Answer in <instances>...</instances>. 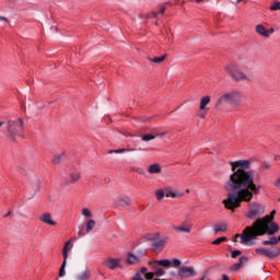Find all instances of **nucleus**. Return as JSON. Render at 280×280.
<instances>
[{"instance_id":"obj_39","label":"nucleus","mask_w":280,"mask_h":280,"mask_svg":"<svg viewBox=\"0 0 280 280\" xmlns=\"http://www.w3.org/2000/svg\"><path fill=\"white\" fill-rule=\"evenodd\" d=\"M165 12V5H161L160 7V11L159 12H152L154 19H156L158 14H163Z\"/></svg>"},{"instance_id":"obj_44","label":"nucleus","mask_w":280,"mask_h":280,"mask_svg":"<svg viewBox=\"0 0 280 280\" xmlns=\"http://www.w3.org/2000/svg\"><path fill=\"white\" fill-rule=\"evenodd\" d=\"M173 266H175L176 268H178V266H180V260L174 259V260H173Z\"/></svg>"},{"instance_id":"obj_52","label":"nucleus","mask_w":280,"mask_h":280,"mask_svg":"<svg viewBox=\"0 0 280 280\" xmlns=\"http://www.w3.org/2000/svg\"><path fill=\"white\" fill-rule=\"evenodd\" d=\"M171 277H176V272H171Z\"/></svg>"},{"instance_id":"obj_10","label":"nucleus","mask_w":280,"mask_h":280,"mask_svg":"<svg viewBox=\"0 0 280 280\" xmlns=\"http://www.w3.org/2000/svg\"><path fill=\"white\" fill-rule=\"evenodd\" d=\"M104 266L109 270H117V268H121V259L119 258H109L104 262Z\"/></svg>"},{"instance_id":"obj_28","label":"nucleus","mask_w":280,"mask_h":280,"mask_svg":"<svg viewBox=\"0 0 280 280\" xmlns=\"http://www.w3.org/2000/svg\"><path fill=\"white\" fill-rule=\"evenodd\" d=\"M151 135L156 139V137H165L167 135V131L161 132L159 129H153Z\"/></svg>"},{"instance_id":"obj_15","label":"nucleus","mask_w":280,"mask_h":280,"mask_svg":"<svg viewBox=\"0 0 280 280\" xmlns=\"http://www.w3.org/2000/svg\"><path fill=\"white\" fill-rule=\"evenodd\" d=\"M139 261H141V258L139 256H136L132 253L127 254V264H129V266H132L135 264H139Z\"/></svg>"},{"instance_id":"obj_22","label":"nucleus","mask_w":280,"mask_h":280,"mask_svg":"<svg viewBox=\"0 0 280 280\" xmlns=\"http://www.w3.org/2000/svg\"><path fill=\"white\" fill-rule=\"evenodd\" d=\"M224 231H226V223H219L214 225V233H224Z\"/></svg>"},{"instance_id":"obj_26","label":"nucleus","mask_w":280,"mask_h":280,"mask_svg":"<svg viewBox=\"0 0 280 280\" xmlns=\"http://www.w3.org/2000/svg\"><path fill=\"white\" fill-rule=\"evenodd\" d=\"M95 229V220L91 219L86 222V233H91Z\"/></svg>"},{"instance_id":"obj_37","label":"nucleus","mask_w":280,"mask_h":280,"mask_svg":"<svg viewBox=\"0 0 280 280\" xmlns=\"http://www.w3.org/2000/svg\"><path fill=\"white\" fill-rule=\"evenodd\" d=\"M155 196L158 200H162L163 198H165V192L160 189V190H156Z\"/></svg>"},{"instance_id":"obj_8","label":"nucleus","mask_w":280,"mask_h":280,"mask_svg":"<svg viewBox=\"0 0 280 280\" xmlns=\"http://www.w3.org/2000/svg\"><path fill=\"white\" fill-rule=\"evenodd\" d=\"M256 254L261 255L264 257H268L269 259H275V257H279L280 248L279 247H273L271 249L257 248Z\"/></svg>"},{"instance_id":"obj_42","label":"nucleus","mask_w":280,"mask_h":280,"mask_svg":"<svg viewBox=\"0 0 280 280\" xmlns=\"http://www.w3.org/2000/svg\"><path fill=\"white\" fill-rule=\"evenodd\" d=\"M154 275H155L154 272H148L144 275V277L147 280H152V279H154Z\"/></svg>"},{"instance_id":"obj_20","label":"nucleus","mask_w":280,"mask_h":280,"mask_svg":"<svg viewBox=\"0 0 280 280\" xmlns=\"http://www.w3.org/2000/svg\"><path fill=\"white\" fill-rule=\"evenodd\" d=\"M62 161H65V152L55 154L52 158V163H55V165H59V163H62Z\"/></svg>"},{"instance_id":"obj_24","label":"nucleus","mask_w":280,"mask_h":280,"mask_svg":"<svg viewBox=\"0 0 280 280\" xmlns=\"http://www.w3.org/2000/svg\"><path fill=\"white\" fill-rule=\"evenodd\" d=\"M173 229L177 231V233H191V229L189 228L174 225Z\"/></svg>"},{"instance_id":"obj_33","label":"nucleus","mask_w":280,"mask_h":280,"mask_svg":"<svg viewBox=\"0 0 280 280\" xmlns=\"http://www.w3.org/2000/svg\"><path fill=\"white\" fill-rule=\"evenodd\" d=\"M154 136H152V133H148L144 136H141V141H154Z\"/></svg>"},{"instance_id":"obj_38","label":"nucleus","mask_w":280,"mask_h":280,"mask_svg":"<svg viewBox=\"0 0 280 280\" xmlns=\"http://www.w3.org/2000/svg\"><path fill=\"white\" fill-rule=\"evenodd\" d=\"M240 255H242V250H240V249H234L231 253V256L233 259H235L236 257H240Z\"/></svg>"},{"instance_id":"obj_31","label":"nucleus","mask_w":280,"mask_h":280,"mask_svg":"<svg viewBox=\"0 0 280 280\" xmlns=\"http://www.w3.org/2000/svg\"><path fill=\"white\" fill-rule=\"evenodd\" d=\"M81 178L80 173H74L70 175V183H78V180Z\"/></svg>"},{"instance_id":"obj_55","label":"nucleus","mask_w":280,"mask_h":280,"mask_svg":"<svg viewBox=\"0 0 280 280\" xmlns=\"http://www.w3.org/2000/svg\"><path fill=\"white\" fill-rule=\"evenodd\" d=\"M279 160V156H276V161Z\"/></svg>"},{"instance_id":"obj_56","label":"nucleus","mask_w":280,"mask_h":280,"mask_svg":"<svg viewBox=\"0 0 280 280\" xmlns=\"http://www.w3.org/2000/svg\"><path fill=\"white\" fill-rule=\"evenodd\" d=\"M66 185H69V182H66Z\"/></svg>"},{"instance_id":"obj_14","label":"nucleus","mask_w":280,"mask_h":280,"mask_svg":"<svg viewBox=\"0 0 280 280\" xmlns=\"http://www.w3.org/2000/svg\"><path fill=\"white\" fill-rule=\"evenodd\" d=\"M71 248H73V244H71V241L66 242L62 252L63 260L67 261V259H69V253H71Z\"/></svg>"},{"instance_id":"obj_3","label":"nucleus","mask_w":280,"mask_h":280,"mask_svg":"<svg viewBox=\"0 0 280 280\" xmlns=\"http://www.w3.org/2000/svg\"><path fill=\"white\" fill-rule=\"evenodd\" d=\"M222 104H229L232 108H235L242 104V94L238 92H230L223 94L220 98L217 100L214 106L215 108H220Z\"/></svg>"},{"instance_id":"obj_11","label":"nucleus","mask_w":280,"mask_h":280,"mask_svg":"<svg viewBox=\"0 0 280 280\" xmlns=\"http://www.w3.org/2000/svg\"><path fill=\"white\" fill-rule=\"evenodd\" d=\"M256 33L259 34V36H264L265 38H268L270 34H275V28H268L264 27V25L258 24L256 25Z\"/></svg>"},{"instance_id":"obj_21","label":"nucleus","mask_w":280,"mask_h":280,"mask_svg":"<svg viewBox=\"0 0 280 280\" xmlns=\"http://www.w3.org/2000/svg\"><path fill=\"white\" fill-rule=\"evenodd\" d=\"M211 102V97L210 96H205L201 98L200 101V110H205V108H207V104H209Z\"/></svg>"},{"instance_id":"obj_41","label":"nucleus","mask_w":280,"mask_h":280,"mask_svg":"<svg viewBox=\"0 0 280 280\" xmlns=\"http://www.w3.org/2000/svg\"><path fill=\"white\" fill-rule=\"evenodd\" d=\"M78 235H79V237H84V225H82V226H80L79 228V232H78Z\"/></svg>"},{"instance_id":"obj_49","label":"nucleus","mask_w":280,"mask_h":280,"mask_svg":"<svg viewBox=\"0 0 280 280\" xmlns=\"http://www.w3.org/2000/svg\"><path fill=\"white\" fill-rule=\"evenodd\" d=\"M0 21H4V23H8V18H5V16H0Z\"/></svg>"},{"instance_id":"obj_50","label":"nucleus","mask_w":280,"mask_h":280,"mask_svg":"<svg viewBox=\"0 0 280 280\" xmlns=\"http://www.w3.org/2000/svg\"><path fill=\"white\" fill-rule=\"evenodd\" d=\"M199 117H201V119H205V117H207V114L206 113H201V114H199Z\"/></svg>"},{"instance_id":"obj_16","label":"nucleus","mask_w":280,"mask_h":280,"mask_svg":"<svg viewBox=\"0 0 280 280\" xmlns=\"http://www.w3.org/2000/svg\"><path fill=\"white\" fill-rule=\"evenodd\" d=\"M148 172L149 174H161V172H163V168L161 167V164L155 163L149 166Z\"/></svg>"},{"instance_id":"obj_46","label":"nucleus","mask_w":280,"mask_h":280,"mask_svg":"<svg viewBox=\"0 0 280 280\" xmlns=\"http://www.w3.org/2000/svg\"><path fill=\"white\" fill-rule=\"evenodd\" d=\"M140 272H141V275H145V272H148V268L142 267V268L140 269Z\"/></svg>"},{"instance_id":"obj_45","label":"nucleus","mask_w":280,"mask_h":280,"mask_svg":"<svg viewBox=\"0 0 280 280\" xmlns=\"http://www.w3.org/2000/svg\"><path fill=\"white\" fill-rule=\"evenodd\" d=\"M132 280H143V278H141V275L137 273Z\"/></svg>"},{"instance_id":"obj_36","label":"nucleus","mask_w":280,"mask_h":280,"mask_svg":"<svg viewBox=\"0 0 280 280\" xmlns=\"http://www.w3.org/2000/svg\"><path fill=\"white\" fill-rule=\"evenodd\" d=\"M65 268H67V260H63V262L59 269V277H65V275H66Z\"/></svg>"},{"instance_id":"obj_2","label":"nucleus","mask_w":280,"mask_h":280,"mask_svg":"<svg viewBox=\"0 0 280 280\" xmlns=\"http://www.w3.org/2000/svg\"><path fill=\"white\" fill-rule=\"evenodd\" d=\"M277 210H272L270 215L262 219H257L253 225L246 226L242 234H236L235 237H241V244H249L264 235H275L279 231V224L275 220Z\"/></svg>"},{"instance_id":"obj_47","label":"nucleus","mask_w":280,"mask_h":280,"mask_svg":"<svg viewBox=\"0 0 280 280\" xmlns=\"http://www.w3.org/2000/svg\"><path fill=\"white\" fill-rule=\"evenodd\" d=\"M276 187H278V189H280V177L278 178V180L275 184Z\"/></svg>"},{"instance_id":"obj_17","label":"nucleus","mask_w":280,"mask_h":280,"mask_svg":"<svg viewBox=\"0 0 280 280\" xmlns=\"http://www.w3.org/2000/svg\"><path fill=\"white\" fill-rule=\"evenodd\" d=\"M248 262V257L246 256H242L240 258V261L234 264L232 267H231V270H240V268H242V266H244V264H247Z\"/></svg>"},{"instance_id":"obj_25","label":"nucleus","mask_w":280,"mask_h":280,"mask_svg":"<svg viewBox=\"0 0 280 280\" xmlns=\"http://www.w3.org/2000/svg\"><path fill=\"white\" fill-rule=\"evenodd\" d=\"M165 58H167V55H164L162 57H155V58H150L148 57V60H150V62H155L156 65L163 62L165 60Z\"/></svg>"},{"instance_id":"obj_9","label":"nucleus","mask_w":280,"mask_h":280,"mask_svg":"<svg viewBox=\"0 0 280 280\" xmlns=\"http://www.w3.org/2000/svg\"><path fill=\"white\" fill-rule=\"evenodd\" d=\"M177 275L180 279H187L188 277H196L197 273L191 267H180Z\"/></svg>"},{"instance_id":"obj_5","label":"nucleus","mask_w":280,"mask_h":280,"mask_svg":"<svg viewBox=\"0 0 280 280\" xmlns=\"http://www.w3.org/2000/svg\"><path fill=\"white\" fill-rule=\"evenodd\" d=\"M225 72L234 80L235 82H243V80H250L244 71H242L237 66L231 63L225 67Z\"/></svg>"},{"instance_id":"obj_7","label":"nucleus","mask_w":280,"mask_h":280,"mask_svg":"<svg viewBox=\"0 0 280 280\" xmlns=\"http://www.w3.org/2000/svg\"><path fill=\"white\" fill-rule=\"evenodd\" d=\"M261 213H264V206L259 203H252L247 211L246 218H248V220H257Z\"/></svg>"},{"instance_id":"obj_40","label":"nucleus","mask_w":280,"mask_h":280,"mask_svg":"<svg viewBox=\"0 0 280 280\" xmlns=\"http://www.w3.org/2000/svg\"><path fill=\"white\" fill-rule=\"evenodd\" d=\"M261 167L262 170H270V167H272V164L269 162H262Z\"/></svg>"},{"instance_id":"obj_6","label":"nucleus","mask_w":280,"mask_h":280,"mask_svg":"<svg viewBox=\"0 0 280 280\" xmlns=\"http://www.w3.org/2000/svg\"><path fill=\"white\" fill-rule=\"evenodd\" d=\"M149 242H151V249L153 253H161L163 248H165L166 240L165 238H159V234H154L153 236L148 238Z\"/></svg>"},{"instance_id":"obj_18","label":"nucleus","mask_w":280,"mask_h":280,"mask_svg":"<svg viewBox=\"0 0 280 280\" xmlns=\"http://www.w3.org/2000/svg\"><path fill=\"white\" fill-rule=\"evenodd\" d=\"M91 279V271L85 270L82 273L75 276V280H90Z\"/></svg>"},{"instance_id":"obj_27","label":"nucleus","mask_w":280,"mask_h":280,"mask_svg":"<svg viewBox=\"0 0 280 280\" xmlns=\"http://www.w3.org/2000/svg\"><path fill=\"white\" fill-rule=\"evenodd\" d=\"M151 135L156 139V137H165L167 135V131L161 132L159 129H153Z\"/></svg>"},{"instance_id":"obj_51","label":"nucleus","mask_w":280,"mask_h":280,"mask_svg":"<svg viewBox=\"0 0 280 280\" xmlns=\"http://www.w3.org/2000/svg\"><path fill=\"white\" fill-rule=\"evenodd\" d=\"M11 214H12V212L9 211L7 214H4V218H10Z\"/></svg>"},{"instance_id":"obj_12","label":"nucleus","mask_w":280,"mask_h":280,"mask_svg":"<svg viewBox=\"0 0 280 280\" xmlns=\"http://www.w3.org/2000/svg\"><path fill=\"white\" fill-rule=\"evenodd\" d=\"M115 202L118 207H130L131 200L128 196H119L116 198Z\"/></svg>"},{"instance_id":"obj_43","label":"nucleus","mask_w":280,"mask_h":280,"mask_svg":"<svg viewBox=\"0 0 280 280\" xmlns=\"http://www.w3.org/2000/svg\"><path fill=\"white\" fill-rule=\"evenodd\" d=\"M166 198H176V194L174 191H167Z\"/></svg>"},{"instance_id":"obj_32","label":"nucleus","mask_w":280,"mask_h":280,"mask_svg":"<svg viewBox=\"0 0 280 280\" xmlns=\"http://www.w3.org/2000/svg\"><path fill=\"white\" fill-rule=\"evenodd\" d=\"M269 10H271V12H278L280 10V2H275L269 7Z\"/></svg>"},{"instance_id":"obj_1","label":"nucleus","mask_w":280,"mask_h":280,"mask_svg":"<svg viewBox=\"0 0 280 280\" xmlns=\"http://www.w3.org/2000/svg\"><path fill=\"white\" fill-rule=\"evenodd\" d=\"M253 160H238L231 162L233 174L225 183V191H229L228 199L223 200L225 209L235 211L242 207V202H250L253 196L259 194L261 186L255 184V172L248 171Z\"/></svg>"},{"instance_id":"obj_4","label":"nucleus","mask_w":280,"mask_h":280,"mask_svg":"<svg viewBox=\"0 0 280 280\" xmlns=\"http://www.w3.org/2000/svg\"><path fill=\"white\" fill-rule=\"evenodd\" d=\"M24 121L22 118L18 120H9L8 122V131L11 136V139L15 141L16 137H23V126Z\"/></svg>"},{"instance_id":"obj_19","label":"nucleus","mask_w":280,"mask_h":280,"mask_svg":"<svg viewBox=\"0 0 280 280\" xmlns=\"http://www.w3.org/2000/svg\"><path fill=\"white\" fill-rule=\"evenodd\" d=\"M155 264L162 268H172V260L170 259L156 260Z\"/></svg>"},{"instance_id":"obj_48","label":"nucleus","mask_w":280,"mask_h":280,"mask_svg":"<svg viewBox=\"0 0 280 280\" xmlns=\"http://www.w3.org/2000/svg\"><path fill=\"white\" fill-rule=\"evenodd\" d=\"M127 152H137V149H135V148H128V149H127Z\"/></svg>"},{"instance_id":"obj_53","label":"nucleus","mask_w":280,"mask_h":280,"mask_svg":"<svg viewBox=\"0 0 280 280\" xmlns=\"http://www.w3.org/2000/svg\"><path fill=\"white\" fill-rule=\"evenodd\" d=\"M4 124H5V122H3V121H0V128H1V126H4Z\"/></svg>"},{"instance_id":"obj_54","label":"nucleus","mask_w":280,"mask_h":280,"mask_svg":"<svg viewBox=\"0 0 280 280\" xmlns=\"http://www.w3.org/2000/svg\"><path fill=\"white\" fill-rule=\"evenodd\" d=\"M139 121H145V119H141V118H140Z\"/></svg>"},{"instance_id":"obj_35","label":"nucleus","mask_w":280,"mask_h":280,"mask_svg":"<svg viewBox=\"0 0 280 280\" xmlns=\"http://www.w3.org/2000/svg\"><path fill=\"white\" fill-rule=\"evenodd\" d=\"M82 215H84V218H93V212H91L89 208H83Z\"/></svg>"},{"instance_id":"obj_57","label":"nucleus","mask_w":280,"mask_h":280,"mask_svg":"<svg viewBox=\"0 0 280 280\" xmlns=\"http://www.w3.org/2000/svg\"><path fill=\"white\" fill-rule=\"evenodd\" d=\"M236 1H244V0H236Z\"/></svg>"},{"instance_id":"obj_34","label":"nucleus","mask_w":280,"mask_h":280,"mask_svg":"<svg viewBox=\"0 0 280 280\" xmlns=\"http://www.w3.org/2000/svg\"><path fill=\"white\" fill-rule=\"evenodd\" d=\"M124 152H127V149H117V150H109L108 154H124Z\"/></svg>"},{"instance_id":"obj_13","label":"nucleus","mask_w":280,"mask_h":280,"mask_svg":"<svg viewBox=\"0 0 280 280\" xmlns=\"http://www.w3.org/2000/svg\"><path fill=\"white\" fill-rule=\"evenodd\" d=\"M39 220H40V222H44V224H49L50 226H56V221L51 220V213H49V212L42 214Z\"/></svg>"},{"instance_id":"obj_29","label":"nucleus","mask_w":280,"mask_h":280,"mask_svg":"<svg viewBox=\"0 0 280 280\" xmlns=\"http://www.w3.org/2000/svg\"><path fill=\"white\" fill-rule=\"evenodd\" d=\"M154 275L156 277H163L165 275V270L161 267H154Z\"/></svg>"},{"instance_id":"obj_30","label":"nucleus","mask_w":280,"mask_h":280,"mask_svg":"<svg viewBox=\"0 0 280 280\" xmlns=\"http://www.w3.org/2000/svg\"><path fill=\"white\" fill-rule=\"evenodd\" d=\"M222 242H229V238H226L225 236H221V237H218L215 238L212 244H214L215 246L222 244Z\"/></svg>"},{"instance_id":"obj_23","label":"nucleus","mask_w":280,"mask_h":280,"mask_svg":"<svg viewBox=\"0 0 280 280\" xmlns=\"http://www.w3.org/2000/svg\"><path fill=\"white\" fill-rule=\"evenodd\" d=\"M279 244V240L277 237H270L269 241H264L262 246H277Z\"/></svg>"}]
</instances>
